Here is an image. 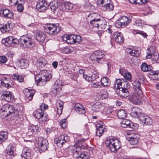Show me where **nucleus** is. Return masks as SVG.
Instances as JSON below:
<instances>
[{
	"mask_svg": "<svg viewBox=\"0 0 159 159\" xmlns=\"http://www.w3.org/2000/svg\"><path fill=\"white\" fill-rule=\"evenodd\" d=\"M43 74L42 76L39 74L36 75L35 79L37 85L42 86L45 84L47 81L50 80L52 77L51 72L50 70H43L41 72Z\"/></svg>",
	"mask_w": 159,
	"mask_h": 159,
	"instance_id": "obj_1",
	"label": "nucleus"
},
{
	"mask_svg": "<svg viewBox=\"0 0 159 159\" xmlns=\"http://www.w3.org/2000/svg\"><path fill=\"white\" fill-rule=\"evenodd\" d=\"M0 112L1 113H3V116L5 117H7L10 115L12 116H17L19 112L18 110L14 108L13 105L9 104H6L3 105Z\"/></svg>",
	"mask_w": 159,
	"mask_h": 159,
	"instance_id": "obj_2",
	"label": "nucleus"
},
{
	"mask_svg": "<svg viewBox=\"0 0 159 159\" xmlns=\"http://www.w3.org/2000/svg\"><path fill=\"white\" fill-rule=\"evenodd\" d=\"M105 144L107 148L112 152L116 151L121 147L120 141L118 139L114 138L107 140L105 142Z\"/></svg>",
	"mask_w": 159,
	"mask_h": 159,
	"instance_id": "obj_3",
	"label": "nucleus"
},
{
	"mask_svg": "<svg viewBox=\"0 0 159 159\" xmlns=\"http://www.w3.org/2000/svg\"><path fill=\"white\" fill-rule=\"evenodd\" d=\"M44 28L46 33L52 35L57 34L60 32L61 30L60 26L52 24H48L45 25Z\"/></svg>",
	"mask_w": 159,
	"mask_h": 159,
	"instance_id": "obj_4",
	"label": "nucleus"
},
{
	"mask_svg": "<svg viewBox=\"0 0 159 159\" xmlns=\"http://www.w3.org/2000/svg\"><path fill=\"white\" fill-rule=\"evenodd\" d=\"M73 157L77 159H87L88 156L84 152L81 153V148L75 146L73 147Z\"/></svg>",
	"mask_w": 159,
	"mask_h": 159,
	"instance_id": "obj_5",
	"label": "nucleus"
},
{
	"mask_svg": "<svg viewBox=\"0 0 159 159\" xmlns=\"http://www.w3.org/2000/svg\"><path fill=\"white\" fill-rule=\"evenodd\" d=\"M104 55L101 51H96L92 53L90 56V59L92 61L96 63H102V61H103L102 58Z\"/></svg>",
	"mask_w": 159,
	"mask_h": 159,
	"instance_id": "obj_6",
	"label": "nucleus"
},
{
	"mask_svg": "<svg viewBox=\"0 0 159 159\" xmlns=\"http://www.w3.org/2000/svg\"><path fill=\"white\" fill-rule=\"evenodd\" d=\"M143 97L142 93L139 94L138 93H133L129 97V99L134 104H139L141 103V98Z\"/></svg>",
	"mask_w": 159,
	"mask_h": 159,
	"instance_id": "obj_7",
	"label": "nucleus"
},
{
	"mask_svg": "<svg viewBox=\"0 0 159 159\" xmlns=\"http://www.w3.org/2000/svg\"><path fill=\"white\" fill-rule=\"evenodd\" d=\"M39 142L38 143L39 148L42 152L46 151L48 148V141L43 138L40 137L38 138Z\"/></svg>",
	"mask_w": 159,
	"mask_h": 159,
	"instance_id": "obj_8",
	"label": "nucleus"
},
{
	"mask_svg": "<svg viewBox=\"0 0 159 159\" xmlns=\"http://www.w3.org/2000/svg\"><path fill=\"white\" fill-rule=\"evenodd\" d=\"M140 123L145 125H151L152 123V120L149 116L144 114H141L139 117Z\"/></svg>",
	"mask_w": 159,
	"mask_h": 159,
	"instance_id": "obj_9",
	"label": "nucleus"
},
{
	"mask_svg": "<svg viewBox=\"0 0 159 159\" xmlns=\"http://www.w3.org/2000/svg\"><path fill=\"white\" fill-rule=\"evenodd\" d=\"M141 79L139 80H136L134 81L132 83L134 88L137 91V93L139 94H141L142 93L140 86L141 84L143 83L144 82V79L143 76L141 77Z\"/></svg>",
	"mask_w": 159,
	"mask_h": 159,
	"instance_id": "obj_10",
	"label": "nucleus"
},
{
	"mask_svg": "<svg viewBox=\"0 0 159 159\" xmlns=\"http://www.w3.org/2000/svg\"><path fill=\"white\" fill-rule=\"evenodd\" d=\"M1 92L2 93L0 96V98L3 100L9 102L13 98L12 93L10 91L2 90Z\"/></svg>",
	"mask_w": 159,
	"mask_h": 159,
	"instance_id": "obj_11",
	"label": "nucleus"
},
{
	"mask_svg": "<svg viewBox=\"0 0 159 159\" xmlns=\"http://www.w3.org/2000/svg\"><path fill=\"white\" fill-rule=\"evenodd\" d=\"M68 140V137L61 135L54 140V143L59 147H62L63 144L67 142Z\"/></svg>",
	"mask_w": 159,
	"mask_h": 159,
	"instance_id": "obj_12",
	"label": "nucleus"
},
{
	"mask_svg": "<svg viewBox=\"0 0 159 159\" xmlns=\"http://www.w3.org/2000/svg\"><path fill=\"white\" fill-rule=\"evenodd\" d=\"M48 4L45 0H39L36 5V8L40 12H43L47 10Z\"/></svg>",
	"mask_w": 159,
	"mask_h": 159,
	"instance_id": "obj_13",
	"label": "nucleus"
},
{
	"mask_svg": "<svg viewBox=\"0 0 159 159\" xmlns=\"http://www.w3.org/2000/svg\"><path fill=\"white\" fill-rule=\"evenodd\" d=\"M68 39V43L70 44L79 43L82 41L81 37L79 35L70 34L69 35Z\"/></svg>",
	"mask_w": 159,
	"mask_h": 159,
	"instance_id": "obj_14",
	"label": "nucleus"
},
{
	"mask_svg": "<svg viewBox=\"0 0 159 159\" xmlns=\"http://www.w3.org/2000/svg\"><path fill=\"white\" fill-rule=\"evenodd\" d=\"M20 40L21 44L26 48H30L32 46V41L29 37H22L20 39Z\"/></svg>",
	"mask_w": 159,
	"mask_h": 159,
	"instance_id": "obj_15",
	"label": "nucleus"
},
{
	"mask_svg": "<svg viewBox=\"0 0 159 159\" xmlns=\"http://www.w3.org/2000/svg\"><path fill=\"white\" fill-rule=\"evenodd\" d=\"M121 126L123 128H126L129 129L130 131H132L135 129L133 123L129 120L125 119L123 120L120 123Z\"/></svg>",
	"mask_w": 159,
	"mask_h": 159,
	"instance_id": "obj_16",
	"label": "nucleus"
},
{
	"mask_svg": "<svg viewBox=\"0 0 159 159\" xmlns=\"http://www.w3.org/2000/svg\"><path fill=\"white\" fill-rule=\"evenodd\" d=\"M0 15L5 18L10 19L13 17V13L9 9H4L0 10Z\"/></svg>",
	"mask_w": 159,
	"mask_h": 159,
	"instance_id": "obj_17",
	"label": "nucleus"
},
{
	"mask_svg": "<svg viewBox=\"0 0 159 159\" xmlns=\"http://www.w3.org/2000/svg\"><path fill=\"white\" fill-rule=\"evenodd\" d=\"M141 111L140 108L136 107H134L131 109L130 115L132 117H137L139 119V117L140 115L141 114H143L141 112Z\"/></svg>",
	"mask_w": 159,
	"mask_h": 159,
	"instance_id": "obj_18",
	"label": "nucleus"
},
{
	"mask_svg": "<svg viewBox=\"0 0 159 159\" xmlns=\"http://www.w3.org/2000/svg\"><path fill=\"white\" fill-rule=\"evenodd\" d=\"M115 42L121 44L123 43L124 39L122 33L119 32H115L113 35Z\"/></svg>",
	"mask_w": 159,
	"mask_h": 159,
	"instance_id": "obj_19",
	"label": "nucleus"
},
{
	"mask_svg": "<svg viewBox=\"0 0 159 159\" xmlns=\"http://www.w3.org/2000/svg\"><path fill=\"white\" fill-rule=\"evenodd\" d=\"M106 131L105 126L101 124H98L96 126V135L99 137H101L103 133Z\"/></svg>",
	"mask_w": 159,
	"mask_h": 159,
	"instance_id": "obj_20",
	"label": "nucleus"
},
{
	"mask_svg": "<svg viewBox=\"0 0 159 159\" xmlns=\"http://www.w3.org/2000/svg\"><path fill=\"white\" fill-rule=\"evenodd\" d=\"M13 84L11 83H8L7 82V78H3L0 79V87H5L6 88H10L12 87Z\"/></svg>",
	"mask_w": 159,
	"mask_h": 159,
	"instance_id": "obj_21",
	"label": "nucleus"
},
{
	"mask_svg": "<svg viewBox=\"0 0 159 159\" xmlns=\"http://www.w3.org/2000/svg\"><path fill=\"white\" fill-rule=\"evenodd\" d=\"M31 149L27 147H25L23 150L21 156L25 159H28L31 157Z\"/></svg>",
	"mask_w": 159,
	"mask_h": 159,
	"instance_id": "obj_22",
	"label": "nucleus"
},
{
	"mask_svg": "<svg viewBox=\"0 0 159 159\" xmlns=\"http://www.w3.org/2000/svg\"><path fill=\"white\" fill-rule=\"evenodd\" d=\"M39 127L37 125H32L29 126L27 134L28 135H31L33 133L38 134Z\"/></svg>",
	"mask_w": 159,
	"mask_h": 159,
	"instance_id": "obj_23",
	"label": "nucleus"
},
{
	"mask_svg": "<svg viewBox=\"0 0 159 159\" xmlns=\"http://www.w3.org/2000/svg\"><path fill=\"white\" fill-rule=\"evenodd\" d=\"M106 20L103 18L99 19L98 30L99 31L104 30L107 26Z\"/></svg>",
	"mask_w": 159,
	"mask_h": 159,
	"instance_id": "obj_24",
	"label": "nucleus"
},
{
	"mask_svg": "<svg viewBox=\"0 0 159 159\" xmlns=\"http://www.w3.org/2000/svg\"><path fill=\"white\" fill-rule=\"evenodd\" d=\"M46 60L43 57H40L37 61L36 66L38 68H42L44 67L47 64Z\"/></svg>",
	"mask_w": 159,
	"mask_h": 159,
	"instance_id": "obj_25",
	"label": "nucleus"
},
{
	"mask_svg": "<svg viewBox=\"0 0 159 159\" xmlns=\"http://www.w3.org/2000/svg\"><path fill=\"white\" fill-rule=\"evenodd\" d=\"M26 90L27 91H26L25 93L26 99L29 101H31L32 99L35 91L34 90H29L27 89Z\"/></svg>",
	"mask_w": 159,
	"mask_h": 159,
	"instance_id": "obj_26",
	"label": "nucleus"
},
{
	"mask_svg": "<svg viewBox=\"0 0 159 159\" xmlns=\"http://www.w3.org/2000/svg\"><path fill=\"white\" fill-rule=\"evenodd\" d=\"M29 64V62L28 60L22 59L19 61L18 66L20 68L24 69L28 67Z\"/></svg>",
	"mask_w": 159,
	"mask_h": 159,
	"instance_id": "obj_27",
	"label": "nucleus"
},
{
	"mask_svg": "<svg viewBox=\"0 0 159 159\" xmlns=\"http://www.w3.org/2000/svg\"><path fill=\"white\" fill-rule=\"evenodd\" d=\"M139 136V135L136 134L134 135L133 137H128L127 139L129 141L131 144L135 145L138 143Z\"/></svg>",
	"mask_w": 159,
	"mask_h": 159,
	"instance_id": "obj_28",
	"label": "nucleus"
},
{
	"mask_svg": "<svg viewBox=\"0 0 159 159\" xmlns=\"http://www.w3.org/2000/svg\"><path fill=\"white\" fill-rule=\"evenodd\" d=\"M62 9L66 11H68L71 10L73 7V5L69 2H66L62 4L61 6Z\"/></svg>",
	"mask_w": 159,
	"mask_h": 159,
	"instance_id": "obj_29",
	"label": "nucleus"
},
{
	"mask_svg": "<svg viewBox=\"0 0 159 159\" xmlns=\"http://www.w3.org/2000/svg\"><path fill=\"white\" fill-rule=\"evenodd\" d=\"M74 109L80 114H83L85 112L84 108L82 105L80 103L75 104L74 106Z\"/></svg>",
	"mask_w": 159,
	"mask_h": 159,
	"instance_id": "obj_30",
	"label": "nucleus"
},
{
	"mask_svg": "<svg viewBox=\"0 0 159 159\" xmlns=\"http://www.w3.org/2000/svg\"><path fill=\"white\" fill-rule=\"evenodd\" d=\"M49 6L51 10L54 13H55L58 7L57 1L55 0L52 1L49 4Z\"/></svg>",
	"mask_w": 159,
	"mask_h": 159,
	"instance_id": "obj_31",
	"label": "nucleus"
},
{
	"mask_svg": "<svg viewBox=\"0 0 159 159\" xmlns=\"http://www.w3.org/2000/svg\"><path fill=\"white\" fill-rule=\"evenodd\" d=\"M150 77L153 80H159V70L152 71L149 74Z\"/></svg>",
	"mask_w": 159,
	"mask_h": 159,
	"instance_id": "obj_32",
	"label": "nucleus"
},
{
	"mask_svg": "<svg viewBox=\"0 0 159 159\" xmlns=\"http://www.w3.org/2000/svg\"><path fill=\"white\" fill-rule=\"evenodd\" d=\"M10 24L8 23L5 25H0V29L2 33H5L10 30Z\"/></svg>",
	"mask_w": 159,
	"mask_h": 159,
	"instance_id": "obj_33",
	"label": "nucleus"
},
{
	"mask_svg": "<svg viewBox=\"0 0 159 159\" xmlns=\"http://www.w3.org/2000/svg\"><path fill=\"white\" fill-rule=\"evenodd\" d=\"M83 76L84 78L88 81L93 82L97 78V75L95 74H93L91 75H88L86 74H84Z\"/></svg>",
	"mask_w": 159,
	"mask_h": 159,
	"instance_id": "obj_34",
	"label": "nucleus"
},
{
	"mask_svg": "<svg viewBox=\"0 0 159 159\" xmlns=\"http://www.w3.org/2000/svg\"><path fill=\"white\" fill-rule=\"evenodd\" d=\"M83 76L84 78L88 81L93 82L97 78V75L95 74H93L91 75H88L86 74H84Z\"/></svg>",
	"mask_w": 159,
	"mask_h": 159,
	"instance_id": "obj_35",
	"label": "nucleus"
},
{
	"mask_svg": "<svg viewBox=\"0 0 159 159\" xmlns=\"http://www.w3.org/2000/svg\"><path fill=\"white\" fill-rule=\"evenodd\" d=\"M8 138V133L6 131H2L0 132V144L5 141Z\"/></svg>",
	"mask_w": 159,
	"mask_h": 159,
	"instance_id": "obj_36",
	"label": "nucleus"
},
{
	"mask_svg": "<svg viewBox=\"0 0 159 159\" xmlns=\"http://www.w3.org/2000/svg\"><path fill=\"white\" fill-rule=\"evenodd\" d=\"M46 36L45 34L41 32H37L35 34L36 39L39 42H42L44 41Z\"/></svg>",
	"mask_w": 159,
	"mask_h": 159,
	"instance_id": "obj_37",
	"label": "nucleus"
},
{
	"mask_svg": "<svg viewBox=\"0 0 159 159\" xmlns=\"http://www.w3.org/2000/svg\"><path fill=\"white\" fill-rule=\"evenodd\" d=\"M13 39V36H8L3 40L2 41H4L3 43L7 47H9L12 44Z\"/></svg>",
	"mask_w": 159,
	"mask_h": 159,
	"instance_id": "obj_38",
	"label": "nucleus"
},
{
	"mask_svg": "<svg viewBox=\"0 0 159 159\" xmlns=\"http://www.w3.org/2000/svg\"><path fill=\"white\" fill-rule=\"evenodd\" d=\"M102 107L101 104L98 102L93 105L92 107V110L93 112H97L100 111Z\"/></svg>",
	"mask_w": 159,
	"mask_h": 159,
	"instance_id": "obj_39",
	"label": "nucleus"
},
{
	"mask_svg": "<svg viewBox=\"0 0 159 159\" xmlns=\"http://www.w3.org/2000/svg\"><path fill=\"white\" fill-rule=\"evenodd\" d=\"M101 85L104 87L109 86L111 84L110 80L107 77H103L100 80Z\"/></svg>",
	"mask_w": 159,
	"mask_h": 159,
	"instance_id": "obj_40",
	"label": "nucleus"
},
{
	"mask_svg": "<svg viewBox=\"0 0 159 159\" xmlns=\"http://www.w3.org/2000/svg\"><path fill=\"white\" fill-rule=\"evenodd\" d=\"M141 70L144 72L150 71L152 69V67L146 63H144L141 65Z\"/></svg>",
	"mask_w": 159,
	"mask_h": 159,
	"instance_id": "obj_41",
	"label": "nucleus"
},
{
	"mask_svg": "<svg viewBox=\"0 0 159 159\" xmlns=\"http://www.w3.org/2000/svg\"><path fill=\"white\" fill-rule=\"evenodd\" d=\"M116 92L118 95L120 96L121 98H126L129 95V92H125L124 90L120 89L116 90Z\"/></svg>",
	"mask_w": 159,
	"mask_h": 159,
	"instance_id": "obj_42",
	"label": "nucleus"
},
{
	"mask_svg": "<svg viewBox=\"0 0 159 159\" xmlns=\"http://www.w3.org/2000/svg\"><path fill=\"white\" fill-rule=\"evenodd\" d=\"M130 86L129 83L126 82L122 81V85L120 87V88L119 89V90L120 89L124 90V91L127 92H129L128 91V89L129 88Z\"/></svg>",
	"mask_w": 159,
	"mask_h": 159,
	"instance_id": "obj_43",
	"label": "nucleus"
},
{
	"mask_svg": "<svg viewBox=\"0 0 159 159\" xmlns=\"http://www.w3.org/2000/svg\"><path fill=\"white\" fill-rule=\"evenodd\" d=\"M43 111L39 109L37 110L34 112L35 117L37 119H40L43 116Z\"/></svg>",
	"mask_w": 159,
	"mask_h": 159,
	"instance_id": "obj_44",
	"label": "nucleus"
},
{
	"mask_svg": "<svg viewBox=\"0 0 159 159\" xmlns=\"http://www.w3.org/2000/svg\"><path fill=\"white\" fill-rule=\"evenodd\" d=\"M148 50V55L146 56V58L148 59L151 58V55L155 53V47L153 46H151L147 49Z\"/></svg>",
	"mask_w": 159,
	"mask_h": 159,
	"instance_id": "obj_45",
	"label": "nucleus"
},
{
	"mask_svg": "<svg viewBox=\"0 0 159 159\" xmlns=\"http://www.w3.org/2000/svg\"><path fill=\"white\" fill-rule=\"evenodd\" d=\"M120 19L124 26L127 25L130 21V19L125 16H122Z\"/></svg>",
	"mask_w": 159,
	"mask_h": 159,
	"instance_id": "obj_46",
	"label": "nucleus"
},
{
	"mask_svg": "<svg viewBox=\"0 0 159 159\" xmlns=\"http://www.w3.org/2000/svg\"><path fill=\"white\" fill-rule=\"evenodd\" d=\"M127 113L124 110L121 109L119 110L117 113V116L120 119H124L127 116Z\"/></svg>",
	"mask_w": 159,
	"mask_h": 159,
	"instance_id": "obj_47",
	"label": "nucleus"
},
{
	"mask_svg": "<svg viewBox=\"0 0 159 159\" xmlns=\"http://www.w3.org/2000/svg\"><path fill=\"white\" fill-rule=\"evenodd\" d=\"M99 19H94L90 21V24L92 27L98 29Z\"/></svg>",
	"mask_w": 159,
	"mask_h": 159,
	"instance_id": "obj_48",
	"label": "nucleus"
},
{
	"mask_svg": "<svg viewBox=\"0 0 159 159\" xmlns=\"http://www.w3.org/2000/svg\"><path fill=\"white\" fill-rule=\"evenodd\" d=\"M123 81V80H121L120 79H116L115 85V87H117L116 90L120 89V87L122 85Z\"/></svg>",
	"mask_w": 159,
	"mask_h": 159,
	"instance_id": "obj_49",
	"label": "nucleus"
},
{
	"mask_svg": "<svg viewBox=\"0 0 159 159\" xmlns=\"http://www.w3.org/2000/svg\"><path fill=\"white\" fill-rule=\"evenodd\" d=\"M104 7L105 8L106 10L108 11H111L114 8L113 4L107 2V4L104 5Z\"/></svg>",
	"mask_w": 159,
	"mask_h": 159,
	"instance_id": "obj_50",
	"label": "nucleus"
},
{
	"mask_svg": "<svg viewBox=\"0 0 159 159\" xmlns=\"http://www.w3.org/2000/svg\"><path fill=\"white\" fill-rule=\"evenodd\" d=\"M14 148L12 146H8L6 150V153L9 155H13L14 153Z\"/></svg>",
	"mask_w": 159,
	"mask_h": 159,
	"instance_id": "obj_51",
	"label": "nucleus"
},
{
	"mask_svg": "<svg viewBox=\"0 0 159 159\" xmlns=\"http://www.w3.org/2000/svg\"><path fill=\"white\" fill-rule=\"evenodd\" d=\"M152 62H158L159 59V56L157 52L154 53L153 54L151 55Z\"/></svg>",
	"mask_w": 159,
	"mask_h": 159,
	"instance_id": "obj_52",
	"label": "nucleus"
},
{
	"mask_svg": "<svg viewBox=\"0 0 159 159\" xmlns=\"http://www.w3.org/2000/svg\"><path fill=\"white\" fill-rule=\"evenodd\" d=\"M61 81L60 80H57L55 82L54 85V89H56V90H57V89H61Z\"/></svg>",
	"mask_w": 159,
	"mask_h": 159,
	"instance_id": "obj_53",
	"label": "nucleus"
},
{
	"mask_svg": "<svg viewBox=\"0 0 159 159\" xmlns=\"http://www.w3.org/2000/svg\"><path fill=\"white\" fill-rule=\"evenodd\" d=\"M60 125L63 129H65L66 127L67 123L66 122V120L65 119L62 120L60 122Z\"/></svg>",
	"mask_w": 159,
	"mask_h": 159,
	"instance_id": "obj_54",
	"label": "nucleus"
},
{
	"mask_svg": "<svg viewBox=\"0 0 159 159\" xmlns=\"http://www.w3.org/2000/svg\"><path fill=\"white\" fill-rule=\"evenodd\" d=\"M64 103L63 101L61 100H59L57 101L56 103V106L57 108H59L60 107H63Z\"/></svg>",
	"mask_w": 159,
	"mask_h": 159,
	"instance_id": "obj_55",
	"label": "nucleus"
},
{
	"mask_svg": "<svg viewBox=\"0 0 159 159\" xmlns=\"http://www.w3.org/2000/svg\"><path fill=\"white\" fill-rule=\"evenodd\" d=\"M110 0H98V3L100 6L104 7L105 4H107V2Z\"/></svg>",
	"mask_w": 159,
	"mask_h": 159,
	"instance_id": "obj_56",
	"label": "nucleus"
},
{
	"mask_svg": "<svg viewBox=\"0 0 159 159\" xmlns=\"http://www.w3.org/2000/svg\"><path fill=\"white\" fill-rule=\"evenodd\" d=\"M24 3L21 2L17 3V4H18V5L17 6V9L19 11L21 12L23 10L24 7L23 4Z\"/></svg>",
	"mask_w": 159,
	"mask_h": 159,
	"instance_id": "obj_57",
	"label": "nucleus"
},
{
	"mask_svg": "<svg viewBox=\"0 0 159 159\" xmlns=\"http://www.w3.org/2000/svg\"><path fill=\"white\" fill-rule=\"evenodd\" d=\"M115 26L117 28H120L123 26L120 19L116 20L115 24Z\"/></svg>",
	"mask_w": 159,
	"mask_h": 159,
	"instance_id": "obj_58",
	"label": "nucleus"
},
{
	"mask_svg": "<svg viewBox=\"0 0 159 159\" xmlns=\"http://www.w3.org/2000/svg\"><path fill=\"white\" fill-rule=\"evenodd\" d=\"M67 75L73 80H77L76 75L73 72L68 74Z\"/></svg>",
	"mask_w": 159,
	"mask_h": 159,
	"instance_id": "obj_59",
	"label": "nucleus"
},
{
	"mask_svg": "<svg viewBox=\"0 0 159 159\" xmlns=\"http://www.w3.org/2000/svg\"><path fill=\"white\" fill-rule=\"evenodd\" d=\"M128 72L126 70L123 68H121L119 70L120 73L123 76L125 75Z\"/></svg>",
	"mask_w": 159,
	"mask_h": 159,
	"instance_id": "obj_60",
	"label": "nucleus"
},
{
	"mask_svg": "<svg viewBox=\"0 0 159 159\" xmlns=\"http://www.w3.org/2000/svg\"><path fill=\"white\" fill-rule=\"evenodd\" d=\"M123 77L127 80L130 82L131 81V76L129 72H128Z\"/></svg>",
	"mask_w": 159,
	"mask_h": 159,
	"instance_id": "obj_61",
	"label": "nucleus"
},
{
	"mask_svg": "<svg viewBox=\"0 0 159 159\" xmlns=\"http://www.w3.org/2000/svg\"><path fill=\"white\" fill-rule=\"evenodd\" d=\"M7 61V58L4 56H0V62L1 63H5Z\"/></svg>",
	"mask_w": 159,
	"mask_h": 159,
	"instance_id": "obj_62",
	"label": "nucleus"
},
{
	"mask_svg": "<svg viewBox=\"0 0 159 159\" xmlns=\"http://www.w3.org/2000/svg\"><path fill=\"white\" fill-rule=\"evenodd\" d=\"M48 107V106L47 105L43 103L40 106V109H39L43 111L44 110L47 109Z\"/></svg>",
	"mask_w": 159,
	"mask_h": 159,
	"instance_id": "obj_63",
	"label": "nucleus"
},
{
	"mask_svg": "<svg viewBox=\"0 0 159 159\" xmlns=\"http://www.w3.org/2000/svg\"><path fill=\"white\" fill-rule=\"evenodd\" d=\"M112 111L113 110L109 108H107L104 110L106 114L107 115H110L112 112Z\"/></svg>",
	"mask_w": 159,
	"mask_h": 159,
	"instance_id": "obj_64",
	"label": "nucleus"
}]
</instances>
